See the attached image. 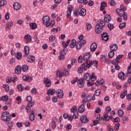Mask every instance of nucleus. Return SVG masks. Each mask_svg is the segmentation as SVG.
Wrapping results in <instances>:
<instances>
[{"label":"nucleus","mask_w":131,"mask_h":131,"mask_svg":"<svg viewBox=\"0 0 131 131\" xmlns=\"http://www.w3.org/2000/svg\"><path fill=\"white\" fill-rule=\"evenodd\" d=\"M1 118L5 122H8V121H10L12 119V117L9 112H4L2 114Z\"/></svg>","instance_id":"f257e3e1"},{"label":"nucleus","mask_w":131,"mask_h":131,"mask_svg":"<svg viewBox=\"0 0 131 131\" xmlns=\"http://www.w3.org/2000/svg\"><path fill=\"white\" fill-rule=\"evenodd\" d=\"M84 78L87 81H90V80H92L93 81H95L96 79H97V76H95V73H92V76L91 74L89 73H85L84 75Z\"/></svg>","instance_id":"f03ea898"},{"label":"nucleus","mask_w":131,"mask_h":131,"mask_svg":"<svg viewBox=\"0 0 131 131\" xmlns=\"http://www.w3.org/2000/svg\"><path fill=\"white\" fill-rule=\"evenodd\" d=\"M91 58V53L90 52H87L85 53L83 55V59L85 61V62L82 63L81 66H86L88 64H89V60Z\"/></svg>","instance_id":"7ed1b4c3"},{"label":"nucleus","mask_w":131,"mask_h":131,"mask_svg":"<svg viewBox=\"0 0 131 131\" xmlns=\"http://www.w3.org/2000/svg\"><path fill=\"white\" fill-rule=\"evenodd\" d=\"M122 58H123V54L119 55L117 56L116 59L112 61V64L115 65V66H119L118 64L120 63V61Z\"/></svg>","instance_id":"20e7f679"},{"label":"nucleus","mask_w":131,"mask_h":131,"mask_svg":"<svg viewBox=\"0 0 131 131\" xmlns=\"http://www.w3.org/2000/svg\"><path fill=\"white\" fill-rule=\"evenodd\" d=\"M69 74V71L68 70H64L62 72H61L59 70L56 71V75L57 77L61 78L62 76H67Z\"/></svg>","instance_id":"39448f33"},{"label":"nucleus","mask_w":131,"mask_h":131,"mask_svg":"<svg viewBox=\"0 0 131 131\" xmlns=\"http://www.w3.org/2000/svg\"><path fill=\"white\" fill-rule=\"evenodd\" d=\"M86 43V41L85 40H79L76 43V48L77 50H80L82 48V46H84Z\"/></svg>","instance_id":"423d86ee"},{"label":"nucleus","mask_w":131,"mask_h":131,"mask_svg":"<svg viewBox=\"0 0 131 131\" xmlns=\"http://www.w3.org/2000/svg\"><path fill=\"white\" fill-rule=\"evenodd\" d=\"M67 53V49L66 48L63 49L62 50L60 51L59 56V59L60 60H64L65 59V55Z\"/></svg>","instance_id":"0eeeda50"},{"label":"nucleus","mask_w":131,"mask_h":131,"mask_svg":"<svg viewBox=\"0 0 131 131\" xmlns=\"http://www.w3.org/2000/svg\"><path fill=\"white\" fill-rule=\"evenodd\" d=\"M50 17L49 16H45L42 18L43 24L46 25V27H49L50 24Z\"/></svg>","instance_id":"6e6552de"},{"label":"nucleus","mask_w":131,"mask_h":131,"mask_svg":"<svg viewBox=\"0 0 131 131\" xmlns=\"http://www.w3.org/2000/svg\"><path fill=\"white\" fill-rule=\"evenodd\" d=\"M71 112V113H74L75 119H77V118H78V112H77V107L76 106H74L72 108Z\"/></svg>","instance_id":"1a4fd4ad"},{"label":"nucleus","mask_w":131,"mask_h":131,"mask_svg":"<svg viewBox=\"0 0 131 131\" xmlns=\"http://www.w3.org/2000/svg\"><path fill=\"white\" fill-rule=\"evenodd\" d=\"M43 82L45 83V86L46 88H50V86L52 85L51 80H50V79H49L48 77L44 78Z\"/></svg>","instance_id":"9d476101"},{"label":"nucleus","mask_w":131,"mask_h":131,"mask_svg":"<svg viewBox=\"0 0 131 131\" xmlns=\"http://www.w3.org/2000/svg\"><path fill=\"white\" fill-rule=\"evenodd\" d=\"M90 66H82L79 67L78 70V73L81 74L83 71H86L88 68H90Z\"/></svg>","instance_id":"9b49d317"},{"label":"nucleus","mask_w":131,"mask_h":131,"mask_svg":"<svg viewBox=\"0 0 131 131\" xmlns=\"http://www.w3.org/2000/svg\"><path fill=\"white\" fill-rule=\"evenodd\" d=\"M80 120L82 123H88L89 122V119H88V117L86 115L82 116L80 118Z\"/></svg>","instance_id":"f8f14e48"},{"label":"nucleus","mask_w":131,"mask_h":131,"mask_svg":"<svg viewBox=\"0 0 131 131\" xmlns=\"http://www.w3.org/2000/svg\"><path fill=\"white\" fill-rule=\"evenodd\" d=\"M102 119L105 120V121H109L110 119H112V116L110 115L109 116L108 114L107 113L102 117Z\"/></svg>","instance_id":"ddd939ff"},{"label":"nucleus","mask_w":131,"mask_h":131,"mask_svg":"<svg viewBox=\"0 0 131 131\" xmlns=\"http://www.w3.org/2000/svg\"><path fill=\"white\" fill-rule=\"evenodd\" d=\"M24 39L27 41V43H29L32 41V38L29 34H27L24 37Z\"/></svg>","instance_id":"4468645a"},{"label":"nucleus","mask_w":131,"mask_h":131,"mask_svg":"<svg viewBox=\"0 0 131 131\" xmlns=\"http://www.w3.org/2000/svg\"><path fill=\"white\" fill-rule=\"evenodd\" d=\"M72 12V6L71 5H69L68 6V11L67 14V18H70V16H71Z\"/></svg>","instance_id":"2eb2a0df"},{"label":"nucleus","mask_w":131,"mask_h":131,"mask_svg":"<svg viewBox=\"0 0 131 131\" xmlns=\"http://www.w3.org/2000/svg\"><path fill=\"white\" fill-rule=\"evenodd\" d=\"M56 94L59 99H62V98L64 97V94L63 93V91L61 90H58L56 91Z\"/></svg>","instance_id":"dca6fc26"},{"label":"nucleus","mask_w":131,"mask_h":131,"mask_svg":"<svg viewBox=\"0 0 131 131\" xmlns=\"http://www.w3.org/2000/svg\"><path fill=\"white\" fill-rule=\"evenodd\" d=\"M118 78L121 80H124L126 78V76H125L124 72H120L118 74Z\"/></svg>","instance_id":"f3484780"},{"label":"nucleus","mask_w":131,"mask_h":131,"mask_svg":"<svg viewBox=\"0 0 131 131\" xmlns=\"http://www.w3.org/2000/svg\"><path fill=\"white\" fill-rule=\"evenodd\" d=\"M7 26L5 28L6 30H10V29H11V27H12V26H13L14 24L13 23V21L12 20H10L9 21H8L7 24H6Z\"/></svg>","instance_id":"a211bd4d"},{"label":"nucleus","mask_w":131,"mask_h":131,"mask_svg":"<svg viewBox=\"0 0 131 131\" xmlns=\"http://www.w3.org/2000/svg\"><path fill=\"white\" fill-rule=\"evenodd\" d=\"M98 66V61L94 60L92 61V60H90L89 63H87L86 66Z\"/></svg>","instance_id":"6ab92c4d"},{"label":"nucleus","mask_w":131,"mask_h":131,"mask_svg":"<svg viewBox=\"0 0 131 131\" xmlns=\"http://www.w3.org/2000/svg\"><path fill=\"white\" fill-rule=\"evenodd\" d=\"M23 79L24 80V81H27V82H31V81H32V77H29V76H24L23 77Z\"/></svg>","instance_id":"aec40b11"},{"label":"nucleus","mask_w":131,"mask_h":131,"mask_svg":"<svg viewBox=\"0 0 131 131\" xmlns=\"http://www.w3.org/2000/svg\"><path fill=\"white\" fill-rule=\"evenodd\" d=\"M57 121H58V119H57L56 117H53L52 118V127L54 129L56 128V123H57Z\"/></svg>","instance_id":"412c9836"},{"label":"nucleus","mask_w":131,"mask_h":131,"mask_svg":"<svg viewBox=\"0 0 131 131\" xmlns=\"http://www.w3.org/2000/svg\"><path fill=\"white\" fill-rule=\"evenodd\" d=\"M110 49L111 51L115 52L118 49V46L116 44H112L110 46Z\"/></svg>","instance_id":"4be33fe9"},{"label":"nucleus","mask_w":131,"mask_h":131,"mask_svg":"<svg viewBox=\"0 0 131 131\" xmlns=\"http://www.w3.org/2000/svg\"><path fill=\"white\" fill-rule=\"evenodd\" d=\"M84 85V82H83V79L80 78L78 80V86L79 88H83Z\"/></svg>","instance_id":"5701e85b"},{"label":"nucleus","mask_w":131,"mask_h":131,"mask_svg":"<svg viewBox=\"0 0 131 131\" xmlns=\"http://www.w3.org/2000/svg\"><path fill=\"white\" fill-rule=\"evenodd\" d=\"M97 43L96 42H93L90 47V51L91 52H95L96 50H97Z\"/></svg>","instance_id":"b1692460"},{"label":"nucleus","mask_w":131,"mask_h":131,"mask_svg":"<svg viewBox=\"0 0 131 131\" xmlns=\"http://www.w3.org/2000/svg\"><path fill=\"white\" fill-rule=\"evenodd\" d=\"M79 14L82 17H84L86 15V10L84 8L81 9L79 11Z\"/></svg>","instance_id":"393cba45"},{"label":"nucleus","mask_w":131,"mask_h":131,"mask_svg":"<svg viewBox=\"0 0 131 131\" xmlns=\"http://www.w3.org/2000/svg\"><path fill=\"white\" fill-rule=\"evenodd\" d=\"M104 21L105 23H109L111 21V16L110 14H106L104 18Z\"/></svg>","instance_id":"a878e982"},{"label":"nucleus","mask_w":131,"mask_h":131,"mask_svg":"<svg viewBox=\"0 0 131 131\" xmlns=\"http://www.w3.org/2000/svg\"><path fill=\"white\" fill-rule=\"evenodd\" d=\"M21 69L22 68H21V67H19V66L16 67L14 70L15 73H16V74H17V75L21 74V72L22 71Z\"/></svg>","instance_id":"bb28decb"},{"label":"nucleus","mask_w":131,"mask_h":131,"mask_svg":"<svg viewBox=\"0 0 131 131\" xmlns=\"http://www.w3.org/2000/svg\"><path fill=\"white\" fill-rule=\"evenodd\" d=\"M25 55L24 57H27L29 55V47L28 46H25L24 48Z\"/></svg>","instance_id":"cd10ccee"},{"label":"nucleus","mask_w":131,"mask_h":131,"mask_svg":"<svg viewBox=\"0 0 131 131\" xmlns=\"http://www.w3.org/2000/svg\"><path fill=\"white\" fill-rule=\"evenodd\" d=\"M13 9L16 10H20L21 9V6L18 3H14L13 5Z\"/></svg>","instance_id":"c85d7f7f"},{"label":"nucleus","mask_w":131,"mask_h":131,"mask_svg":"<svg viewBox=\"0 0 131 131\" xmlns=\"http://www.w3.org/2000/svg\"><path fill=\"white\" fill-rule=\"evenodd\" d=\"M85 111V108L84 107V105L83 104L81 105L78 110V111L79 113H83Z\"/></svg>","instance_id":"c756f323"},{"label":"nucleus","mask_w":131,"mask_h":131,"mask_svg":"<svg viewBox=\"0 0 131 131\" xmlns=\"http://www.w3.org/2000/svg\"><path fill=\"white\" fill-rule=\"evenodd\" d=\"M55 93H56V90L54 89H49L47 92V95L48 96H53V95H55Z\"/></svg>","instance_id":"7c9ffc66"},{"label":"nucleus","mask_w":131,"mask_h":131,"mask_svg":"<svg viewBox=\"0 0 131 131\" xmlns=\"http://www.w3.org/2000/svg\"><path fill=\"white\" fill-rule=\"evenodd\" d=\"M102 30H103V28L100 27L99 26H96L95 32L96 33H101V32H102Z\"/></svg>","instance_id":"2f4dec72"},{"label":"nucleus","mask_w":131,"mask_h":131,"mask_svg":"<svg viewBox=\"0 0 131 131\" xmlns=\"http://www.w3.org/2000/svg\"><path fill=\"white\" fill-rule=\"evenodd\" d=\"M35 118V115H34V111H32L29 117V119L31 120V121H33Z\"/></svg>","instance_id":"473e14b6"},{"label":"nucleus","mask_w":131,"mask_h":131,"mask_svg":"<svg viewBox=\"0 0 131 131\" xmlns=\"http://www.w3.org/2000/svg\"><path fill=\"white\" fill-rule=\"evenodd\" d=\"M35 61V58L34 56L31 55L29 56L28 58V62H29L30 63H33Z\"/></svg>","instance_id":"72a5a7b5"},{"label":"nucleus","mask_w":131,"mask_h":131,"mask_svg":"<svg viewBox=\"0 0 131 131\" xmlns=\"http://www.w3.org/2000/svg\"><path fill=\"white\" fill-rule=\"evenodd\" d=\"M120 17H123V20L126 21L127 20V13L125 12H122V13L120 14Z\"/></svg>","instance_id":"f704fd0d"},{"label":"nucleus","mask_w":131,"mask_h":131,"mask_svg":"<svg viewBox=\"0 0 131 131\" xmlns=\"http://www.w3.org/2000/svg\"><path fill=\"white\" fill-rule=\"evenodd\" d=\"M106 7H107V3L105 2H102L100 4V11H103Z\"/></svg>","instance_id":"c9c22d12"},{"label":"nucleus","mask_w":131,"mask_h":131,"mask_svg":"<svg viewBox=\"0 0 131 131\" xmlns=\"http://www.w3.org/2000/svg\"><path fill=\"white\" fill-rule=\"evenodd\" d=\"M90 101H92V96L91 95H88L83 100V103H84V102H90Z\"/></svg>","instance_id":"e433bc0d"},{"label":"nucleus","mask_w":131,"mask_h":131,"mask_svg":"<svg viewBox=\"0 0 131 131\" xmlns=\"http://www.w3.org/2000/svg\"><path fill=\"white\" fill-rule=\"evenodd\" d=\"M96 26L103 28V27L105 26V22H104L103 20H100V22L97 23Z\"/></svg>","instance_id":"4c0bfd02"},{"label":"nucleus","mask_w":131,"mask_h":131,"mask_svg":"<svg viewBox=\"0 0 131 131\" xmlns=\"http://www.w3.org/2000/svg\"><path fill=\"white\" fill-rule=\"evenodd\" d=\"M13 125H14V123L12 121H9L7 126H8V130H11L12 129V127H13Z\"/></svg>","instance_id":"58836bf2"},{"label":"nucleus","mask_w":131,"mask_h":131,"mask_svg":"<svg viewBox=\"0 0 131 131\" xmlns=\"http://www.w3.org/2000/svg\"><path fill=\"white\" fill-rule=\"evenodd\" d=\"M29 26L30 27V29H35L36 28H37V25L34 23H30Z\"/></svg>","instance_id":"ea45409f"},{"label":"nucleus","mask_w":131,"mask_h":131,"mask_svg":"<svg viewBox=\"0 0 131 131\" xmlns=\"http://www.w3.org/2000/svg\"><path fill=\"white\" fill-rule=\"evenodd\" d=\"M15 57L17 60H21L22 59V53L21 52H17Z\"/></svg>","instance_id":"a19ab883"},{"label":"nucleus","mask_w":131,"mask_h":131,"mask_svg":"<svg viewBox=\"0 0 131 131\" xmlns=\"http://www.w3.org/2000/svg\"><path fill=\"white\" fill-rule=\"evenodd\" d=\"M78 4H83V5H87L89 4L88 0H77Z\"/></svg>","instance_id":"79ce46f5"},{"label":"nucleus","mask_w":131,"mask_h":131,"mask_svg":"<svg viewBox=\"0 0 131 131\" xmlns=\"http://www.w3.org/2000/svg\"><path fill=\"white\" fill-rule=\"evenodd\" d=\"M127 94V90H125L124 91V92L123 93H122L120 95L121 99H124V98L125 97V96H126Z\"/></svg>","instance_id":"37998d69"},{"label":"nucleus","mask_w":131,"mask_h":131,"mask_svg":"<svg viewBox=\"0 0 131 131\" xmlns=\"http://www.w3.org/2000/svg\"><path fill=\"white\" fill-rule=\"evenodd\" d=\"M127 73H126V76L127 77H129L130 76V74H131V66H129L127 68Z\"/></svg>","instance_id":"c03bdc74"},{"label":"nucleus","mask_w":131,"mask_h":131,"mask_svg":"<svg viewBox=\"0 0 131 131\" xmlns=\"http://www.w3.org/2000/svg\"><path fill=\"white\" fill-rule=\"evenodd\" d=\"M86 30L88 31H90L92 28V25L90 23H86Z\"/></svg>","instance_id":"a18cd8bd"},{"label":"nucleus","mask_w":131,"mask_h":131,"mask_svg":"<svg viewBox=\"0 0 131 131\" xmlns=\"http://www.w3.org/2000/svg\"><path fill=\"white\" fill-rule=\"evenodd\" d=\"M114 55H115L114 51L112 50H111V51H110L108 54V58H113V57H114Z\"/></svg>","instance_id":"49530a36"},{"label":"nucleus","mask_w":131,"mask_h":131,"mask_svg":"<svg viewBox=\"0 0 131 131\" xmlns=\"http://www.w3.org/2000/svg\"><path fill=\"white\" fill-rule=\"evenodd\" d=\"M17 89L19 91V92H23V91L24 90V87L21 84L18 85Z\"/></svg>","instance_id":"de8ad7c7"},{"label":"nucleus","mask_w":131,"mask_h":131,"mask_svg":"<svg viewBox=\"0 0 131 131\" xmlns=\"http://www.w3.org/2000/svg\"><path fill=\"white\" fill-rule=\"evenodd\" d=\"M75 45H76V40H75V39L72 40V43L70 45V48H74V47H75Z\"/></svg>","instance_id":"09e8293b"},{"label":"nucleus","mask_w":131,"mask_h":131,"mask_svg":"<svg viewBox=\"0 0 131 131\" xmlns=\"http://www.w3.org/2000/svg\"><path fill=\"white\" fill-rule=\"evenodd\" d=\"M126 26V23H121L119 26L120 29H123Z\"/></svg>","instance_id":"8fccbe9b"},{"label":"nucleus","mask_w":131,"mask_h":131,"mask_svg":"<svg viewBox=\"0 0 131 131\" xmlns=\"http://www.w3.org/2000/svg\"><path fill=\"white\" fill-rule=\"evenodd\" d=\"M68 118L69 121H72V120H73V119H75V116H74V114H73V115H69V117Z\"/></svg>","instance_id":"3c124183"},{"label":"nucleus","mask_w":131,"mask_h":131,"mask_svg":"<svg viewBox=\"0 0 131 131\" xmlns=\"http://www.w3.org/2000/svg\"><path fill=\"white\" fill-rule=\"evenodd\" d=\"M54 39H56V36L55 35H52L50 36L49 41H51V42H53Z\"/></svg>","instance_id":"603ef678"},{"label":"nucleus","mask_w":131,"mask_h":131,"mask_svg":"<svg viewBox=\"0 0 131 131\" xmlns=\"http://www.w3.org/2000/svg\"><path fill=\"white\" fill-rule=\"evenodd\" d=\"M12 77H7L6 78V82L7 83L10 84L12 82Z\"/></svg>","instance_id":"864d4df0"},{"label":"nucleus","mask_w":131,"mask_h":131,"mask_svg":"<svg viewBox=\"0 0 131 131\" xmlns=\"http://www.w3.org/2000/svg\"><path fill=\"white\" fill-rule=\"evenodd\" d=\"M110 5L111 6H113V7H115V6H116V2L114 0H111L110 2Z\"/></svg>","instance_id":"5fc2aeb1"},{"label":"nucleus","mask_w":131,"mask_h":131,"mask_svg":"<svg viewBox=\"0 0 131 131\" xmlns=\"http://www.w3.org/2000/svg\"><path fill=\"white\" fill-rule=\"evenodd\" d=\"M107 27L110 30H112L114 28V25L112 24L111 23H108L107 24Z\"/></svg>","instance_id":"6e6d98bb"},{"label":"nucleus","mask_w":131,"mask_h":131,"mask_svg":"<svg viewBox=\"0 0 131 131\" xmlns=\"http://www.w3.org/2000/svg\"><path fill=\"white\" fill-rule=\"evenodd\" d=\"M101 90H97L95 92V95L97 97H98V96H100V94H101Z\"/></svg>","instance_id":"4d7b16f0"},{"label":"nucleus","mask_w":131,"mask_h":131,"mask_svg":"<svg viewBox=\"0 0 131 131\" xmlns=\"http://www.w3.org/2000/svg\"><path fill=\"white\" fill-rule=\"evenodd\" d=\"M118 112L119 117H122V116H123V110H119Z\"/></svg>","instance_id":"13d9d810"},{"label":"nucleus","mask_w":131,"mask_h":131,"mask_svg":"<svg viewBox=\"0 0 131 131\" xmlns=\"http://www.w3.org/2000/svg\"><path fill=\"white\" fill-rule=\"evenodd\" d=\"M22 70L23 72H27L28 71V66H23Z\"/></svg>","instance_id":"bf43d9fd"},{"label":"nucleus","mask_w":131,"mask_h":131,"mask_svg":"<svg viewBox=\"0 0 131 131\" xmlns=\"http://www.w3.org/2000/svg\"><path fill=\"white\" fill-rule=\"evenodd\" d=\"M69 43H70V40L69 39L65 44H63V48H64V49H66V48L68 47Z\"/></svg>","instance_id":"052dcab7"},{"label":"nucleus","mask_w":131,"mask_h":131,"mask_svg":"<svg viewBox=\"0 0 131 131\" xmlns=\"http://www.w3.org/2000/svg\"><path fill=\"white\" fill-rule=\"evenodd\" d=\"M7 4V2L5 0H1L0 1V6L2 7L3 6H5Z\"/></svg>","instance_id":"680f3d73"},{"label":"nucleus","mask_w":131,"mask_h":131,"mask_svg":"<svg viewBox=\"0 0 131 131\" xmlns=\"http://www.w3.org/2000/svg\"><path fill=\"white\" fill-rule=\"evenodd\" d=\"M9 99V97L8 96H4L1 97L2 101H7Z\"/></svg>","instance_id":"e2e57ef3"},{"label":"nucleus","mask_w":131,"mask_h":131,"mask_svg":"<svg viewBox=\"0 0 131 131\" xmlns=\"http://www.w3.org/2000/svg\"><path fill=\"white\" fill-rule=\"evenodd\" d=\"M120 8H121V11H122V12H125V11H126V7L123 6V5H121Z\"/></svg>","instance_id":"0e129e2a"},{"label":"nucleus","mask_w":131,"mask_h":131,"mask_svg":"<svg viewBox=\"0 0 131 131\" xmlns=\"http://www.w3.org/2000/svg\"><path fill=\"white\" fill-rule=\"evenodd\" d=\"M119 126H120V124L119 123H117L115 125V129L116 130H118L119 129Z\"/></svg>","instance_id":"69168bd1"},{"label":"nucleus","mask_w":131,"mask_h":131,"mask_svg":"<svg viewBox=\"0 0 131 131\" xmlns=\"http://www.w3.org/2000/svg\"><path fill=\"white\" fill-rule=\"evenodd\" d=\"M25 125L27 127H29V126H30V122H29L28 120H26L25 122Z\"/></svg>","instance_id":"338daca9"},{"label":"nucleus","mask_w":131,"mask_h":131,"mask_svg":"<svg viewBox=\"0 0 131 131\" xmlns=\"http://www.w3.org/2000/svg\"><path fill=\"white\" fill-rule=\"evenodd\" d=\"M31 94L32 95H35L36 94V88H33L31 90Z\"/></svg>","instance_id":"774afa93"}]
</instances>
